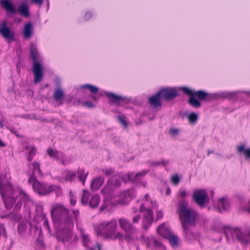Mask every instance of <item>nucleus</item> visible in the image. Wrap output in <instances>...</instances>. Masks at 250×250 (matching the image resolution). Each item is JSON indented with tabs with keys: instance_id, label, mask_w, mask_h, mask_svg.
I'll use <instances>...</instances> for the list:
<instances>
[{
	"instance_id": "nucleus-10",
	"label": "nucleus",
	"mask_w": 250,
	"mask_h": 250,
	"mask_svg": "<svg viewBox=\"0 0 250 250\" xmlns=\"http://www.w3.org/2000/svg\"><path fill=\"white\" fill-rule=\"evenodd\" d=\"M182 89L185 94L195 96L201 101H204L207 99L210 100L213 99V98L211 97L212 94L208 93V92L202 90L195 91L187 87H183Z\"/></svg>"
},
{
	"instance_id": "nucleus-20",
	"label": "nucleus",
	"mask_w": 250,
	"mask_h": 250,
	"mask_svg": "<svg viewBox=\"0 0 250 250\" xmlns=\"http://www.w3.org/2000/svg\"><path fill=\"white\" fill-rule=\"evenodd\" d=\"M230 208V203L227 197H223L219 199L218 209L220 212L228 210Z\"/></svg>"
},
{
	"instance_id": "nucleus-5",
	"label": "nucleus",
	"mask_w": 250,
	"mask_h": 250,
	"mask_svg": "<svg viewBox=\"0 0 250 250\" xmlns=\"http://www.w3.org/2000/svg\"><path fill=\"white\" fill-rule=\"evenodd\" d=\"M28 181L30 183H33V188L34 190L39 195H45L53 191H55L58 195L61 193L60 187L55 185L47 186L44 183L38 182L34 175L30 176Z\"/></svg>"
},
{
	"instance_id": "nucleus-60",
	"label": "nucleus",
	"mask_w": 250,
	"mask_h": 250,
	"mask_svg": "<svg viewBox=\"0 0 250 250\" xmlns=\"http://www.w3.org/2000/svg\"><path fill=\"white\" fill-rule=\"evenodd\" d=\"M92 16V14L89 12H87L85 13L84 16V18L85 20H89Z\"/></svg>"
},
{
	"instance_id": "nucleus-15",
	"label": "nucleus",
	"mask_w": 250,
	"mask_h": 250,
	"mask_svg": "<svg viewBox=\"0 0 250 250\" xmlns=\"http://www.w3.org/2000/svg\"><path fill=\"white\" fill-rule=\"evenodd\" d=\"M71 228H72L63 226L62 227V230L60 234V236H59L57 237L58 239L62 241L63 242H66L69 241L73 235Z\"/></svg>"
},
{
	"instance_id": "nucleus-7",
	"label": "nucleus",
	"mask_w": 250,
	"mask_h": 250,
	"mask_svg": "<svg viewBox=\"0 0 250 250\" xmlns=\"http://www.w3.org/2000/svg\"><path fill=\"white\" fill-rule=\"evenodd\" d=\"M119 223L121 228L125 232V240L128 242H132L134 240L133 235L136 232V229L129 220L124 218H120Z\"/></svg>"
},
{
	"instance_id": "nucleus-4",
	"label": "nucleus",
	"mask_w": 250,
	"mask_h": 250,
	"mask_svg": "<svg viewBox=\"0 0 250 250\" xmlns=\"http://www.w3.org/2000/svg\"><path fill=\"white\" fill-rule=\"evenodd\" d=\"M30 56L33 61L32 70L34 75V83H37L42 79L43 72L41 64L38 62L39 60V53L36 46L33 43L30 45Z\"/></svg>"
},
{
	"instance_id": "nucleus-28",
	"label": "nucleus",
	"mask_w": 250,
	"mask_h": 250,
	"mask_svg": "<svg viewBox=\"0 0 250 250\" xmlns=\"http://www.w3.org/2000/svg\"><path fill=\"white\" fill-rule=\"evenodd\" d=\"M146 243L148 248H150L152 246H155L156 248H159L162 246L161 243L154 237H147L146 240Z\"/></svg>"
},
{
	"instance_id": "nucleus-16",
	"label": "nucleus",
	"mask_w": 250,
	"mask_h": 250,
	"mask_svg": "<svg viewBox=\"0 0 250 250\" xmlns=\"http://www.w3.org/2000/svg\"><path fill=\"white\" fill-rule=\"evenodd\" d=\"M149 171V170H143L137 173L135 175L133 173H129L126 174L127 181H131L133 183H138L140 181L142 177L145 176Z\"/></svg>"
},
{
	"instance_id": "nucleus-11",
	"label": "nucleus",
	"mask_w": 250,
	"mask_h": 250,
	"mask_svg": "<svg viewBox=\"0 0 250 250\" xmlns=\"http://www.w3.org/2000/svg\"><path fill=\"white\" fill-rule=\"evenodd\" d=\"M73 214L74 215V217L75 219V221L76 223V227L79 229L81 233L83 245L84 246L88 248V244L89 243L90 240L89 238V236L88 235L85 234L84 233L83 229L81 227V224L80 221L79 220V218L80 216V212L79 210H73Z\"/></svg>"
},
{
	"instance_id": "nucleus-32",
	"label": "nucleus",
	"mask_w": 250,
	"mask_h": 250,
	"mask_svg": "<svg viewBox=\"0 0 250 250\" xmlns=\"http://www.w3.org/2000/svg\"><path fill=\"white\" fill-rule=\"evenodd\" d=\"M32 30V24L29 22L25 24L23 30V35L25 38H29L31 35Z\"/></svg>"
},
{
	"instance_id": "nucleus-50",
	"label": "nucleus",
	"mask_w": 250,
	"mask_h": 250,
	"mask_svg": "<svg viewBox=\"0 0 250 250\" xmlns=\"http://www.w3.org/2000/svg\"><path fill=\"white\" fill-rule=\"evenodd\" d=\"M147 163L153 167H157L161 165V162L160 161H149L147 162Z\"/></svg>"
},
{
	"instance_id": "nucleus-26",
	"label": "nucleus",
	"mask_w": 250,
	"mask_h": 250,
	"mask_svg": "<svg viewBox=\"0 0 250 250\" xmlns=\"http://www.w3.org/2000/svg\"><path fill=\"white\" fill-rule=\"evenodd\" d=\"M186 240L191 242L195 238V234L190 230L188 226H182Z\"/></svg>"
},
{
	"instance_id": "nucleus-29",
	"label": "nucleus",
	"mask_w": 250,
	"mask_h": 250,
	"mask_svg": "<svg viewBox=\"0 0 250 250\" xmlns=\"http://www.w3.org/2000/svg\"><path fill=\"white\" fill-rule=\"evenodd\" d=\"M237 151L239 154L244 153L247 159H250V147L246 148L245 145H240L237 146Z\"/></svg>"
},
{
	"instance_id": "nucleus-44",
	"label": "nucleus",
	"mask_w": 250,
	"mask_h": 250,
	"mask_svg": "<svg viewBox=\"0 0 250 250\" xmlns=\"http://www.w3.org/2000/svg\"><path fill=\"white\" fill-rule=\"evenodd\" d=\"M134 194V189H129L123 191L121 193V196H125V198L129 197L131 198Z\"/></svg>"
},
{
	"instance_id": "nucleus-40",
	"label": "nucleus",
	"mask_w": 250,
	"mask_h": 250,
	"mask_svg": "<svg viewBox=\"0 0 250 250\" xmlns=\"http://www.w3.org/2000/svg\"><path fill=\"white\" fill-rule=\"evenodd\" d=\"M89 193L86 190H83V193L81 198V203L83 205H86L87 204Z\"/></svg>"
},
{
	"instance_id": "nucleus-24",
	"label": "nucleus",
	"mask_w": 250,
	"mask_h": 250,
	"mask_svg": "<svg viewBox=\"0 0 250 250\" xmlns=\"http://www.w3.org/2000/svg\"><path fill=\"white\" fill-rule=\"evenodd\" d=\"M157 231L160 235L167 239L172 234L170 230L166 228L164 224L160 225L158 227Z\"/></svg>"
},
{
	"instance_id": "nucleus-17",
	"label": "nucleus",
	"mask_w": 250,
	"mask_h": 250,
	"mask_svg": "<svg viewBox=\"0 0 250 250\" xmlns=\"http://www.w3.org/2000/svg\"><path fill=\"white\" fill-rule=\"evenodd\" d=\"M0 3L1 6L6 11L8 15H13L17 13V10L10 0H1Z\"/></svg>"
},
{
	"instance_id": "nucleus-63",
	"label": "nucleus",
	"mask_w": 250,
	"mask_h": 250,
	"mask_svg": "<svg viewBox=\"0 0 250 250\" xmlns=\"http://www.w3.org/2000/svg\"><path fill=\"white\" fill-rule=\"evenodd\" d=\"M31 2L35 4L41 5L43 2V0H31Z\"/></svg>"
},
{
	"instance_id": "nucleus-27",
	"label": "nucleus",
	"mask_w": 250,
	"mask_h": 250,
	"mask_svg": "<svg viewBox=\"0 0 250 250\" xmlns=\"http://www.w3.org/2000/svg\"><path fill=\"white\" fill-rule=\"evenodd\" d=\"M64 97V94L61 88H56L55 89L53 98L56 102H60V103H61V102Z\"/></svg>"
},
{
	"instance_id": "nucleus-6",
	"label": "nucleus",
	"mask_w": 250,
	"mask_h": 250,
	"mask_svg": "<svg viewBox=\"0 0 250 250\" xmlns=\"http://www.w3.org/2000/svg\"><path fill=\"white\" fill-rule=\"evenodd\" d=\"M227 240H229V234H230L232 238L236 239L244 245L250 244V238L249 234L250 230L247 233H245L240 228H230L229 227H225L224 231Z\"/></svg>"
},
{
	"instance_id": "nucleus-12",
	"label": "nucleus",
	"mask_w": 250,
	"mask_h": 250,
	"mask_svg": "<svg viewBox=\"0 0 250 250\" xmlns=\"http://www.w3.org/2000/svg\"><path fill=\"white\" fill-rule=\"evenodd\" d=\"M0 34L8 43H10L14 40L15 33L10 30L5 21H2L0 25Z\"/></svg>"
},
{
	"instance_id": "nucleus-38",
	"label": "nucleus",
	"mask_w": 250,
	"mask_h": 250,
	"mask_svg": "<svg viewBox=\"0 0 250 250\" xmlns=\"http://www.w3.org/2000/svg\"><path fill=\"white\" fill-rule=\"evenodd\" d=\"M188 119L190 124L194 125L198 120V114L193 112H191L188 115Z\"/></svg>"
},
{
	"instance_id": "nucleus-53",
	"label": "nucleus",
	"mask_w": 250,
	"mask_h": 250,
	"mask_svg": "<svg viewBox=\"0 0 250 250\" xmlns=\"http://www.w3.org/2000/svg\"><path fill=\"white\" fill-rule=\"evenodd\" d=\"M236 95V92H229L228 91V99H233Z\"/></svg>"
},
{
	"instance_id": "nucleus-58",
	"label": "nucleus",
	"mask_w": 250,
	"mask_h": 250,
	"mask_svg": "<svg viewBox=\"0 0 250 250\" xmlns=\"http://www.w3.org/2000/svg\"><path fill=\"white\" fill-rule=\"evenodd\" d=\"M141 215H137L134 216L132 218V221L134 223H137L139 220L141 219Z\"/></svg>"
},
{
	"instance_id": "nucleus-45",
	"label": "nucleus",
	"mask_w": 250,
	"mask_h": 250,
	"mask_svg": "<svg viewBox=\"0 0 250 250\" xmlns=\"http://www.w3.org/2000/svg\"><path fill=\"white\" fill-rule=\"evenodd\" d=\"M111 186H108V183L107 185L102 189L101 192L105 195H109L112 192Z\"/></svg>"
},
{
	"instance_id": "nucleus-18",
	"label": "nucleus",
	"mask_w": 250,
	"mask_h": 250,
	"mask_svg": "<svg viewBox=\"0 0 250 250\" xmlns=\"http://www.w3.org/2000/svg\"><path fill=\"white\" fill-rule=\"evenodd\" d=\"M0 193L2 197L15 195V190L11 185L8 183L5 185L0 184Z\"/></svg>"
},
{
	"instance_id": "nucleus-31",
	"label": "nucleus",
	"mask_w": 250,
	"mask_h": 250,
	"mask_svg": "<svg viewBox=\"0 0 250 250\" xmlns=\"http://www.w3.org/2000/svg\"><path fill=\"white\" fill-rule=\"evenodd\" d=\"M25 149L28 151L27 160L31 162L33 160L34 156L36 154L37 149L34 146H26Z\"/></svg>"
},
{
	"instance_id": "nucleus-42",
	"label": "nucleus",
	"mask_w": 250,
	"mask_h": 250,
	"mask_svg": "<svg viewBox=\"0 0 250 250\" xmlns=\"http://www.w3.org/2000/svg\"><path fill=\"white\" fill-rule=\"evenodd\" d=\"M65 172V179L68 181H72L76 177V173L74 172L66 170Z\"/></svg>"
},
{
	"instance_id": "nucleus-56",
	"label": "nucleus",
	"mask_w": 250,
	"mask_h": 250,
	"mask_svg": "<svg viewBox=\"0 0 250 250\" xmlns=\"http://www.w3.org/2000/svg\"><path fill=\"white\" fill-rule=\"evenodd\" d=\"M45 220H44V222L43 223V226L44 228H46L49 231H50V227H49V223H48V220L47 219H46V218L44 219Z\"/></svg>"
},
{
	"instance_id": "nucleus-57",
	"label": "nucleus",
	"mask_w": 250,
	"mask_h": 250,
	"mask_svg": "<svg viewBox=\"0 0 250 250\" xmlns=\"http://www.w3.org/2000/svg\"><path fill=\"white\" fill-rule=\"evenodd\" d=\"M55 83L57 87V88H61V80L59 78L57 77L55 78Z\"/></svg>"
},
{
	"instance_id": "nucleus-49",
	"label": "nucleus",
	"mask_w": 250,
	"mask_h": 250,
	"mask_svg": "<svg viewBox=\"0 0 250 250\" xmlns=\"http://www.w3.org/2000/svg\"><path fill=\"white\" fill-rule=\"evenodd\" d=\"M33 172H32V174L31 175H34V176L35 175H34V171L35 170H38L40 173L41 172V170L40 169V164L39 163H37V162H34L33 163Z\"/></svg>"
},
{
	"instance_id": "nucleus-19",
	"label": "nucleus",
	"mask_w": 250,
	"mask_h": 250,
	"mask_svg": "<svg viewBox=\"0 0 250 250\" xmlns=\"http://www.w3.org/2000/svg\"><path fill=\"white\" fill-rule=\"evenodd\" d=\"M105 95L110 100V102L113 104L120 105L121 101H125L126 98L120 95H116L112 92H104Z\"/></svg>"
},
{
	"instance_id": "nucleus-9",
	"label": "nucleus",
	"mask_w": 250,
	"mask_h": 250,
	"mask_svg": "<svg viewBox=\"0 0 250 250\" xmlns=\"http://www.w3.org/2000/svg\"><path fill=\"white\" fill-rule=\"evenodd\" d=\"M208 197V193L205 189H196L192 195L193 201L201 207H204Z\"/></svg>"
},
{
	"instance_id": "nucleus-34",
	"label": "nucleus",
	"mask_w": 250,
	"mask_h": 250,
	"mask_svg": "<svg viewBox=\"0 0 250 250\" xmlns=\"http://www.w3.org/2000/svg\"><path fill=\"white\" fill-rule=\"evenodd\" d=\"M88 174V172H86V173L85 172V170L83 168H79L78 170L77 174L78 176V178L79 180L82 182L83 185L84 184L85 180Z\"/></svg>"
},
{
	"instance_id": "nucleus-8",
	"label": "nucleus",
	"mask_w": 250,
	"mask_h": 250,
	"mask_svg": "<svg viewBox=\"0 0 250 250\" xmlns=\"http://www.w3.org/2000/svg\"><path fill=\"white\" fill-rule=\"evenodd\" d=\"M140 211L145 212L143 218V228L147 230L153 221V211L152 209L145 208L143 204L140 207Z\"/></svg>"
},
{
	"instance_id": "nucleus-21",
	"label": "nucleus",
	"mask_w": 250,
	"mask_h": 250,
	"mask_svg": "<svg viewBox=\"0 0 250 250\" xmlns=\"http://www.w3.org/2000/svg\"><path fill=\"white\" fill-rule=\"evenodd\" d=\"M162 98L161 95L158 91L155 94L149 97V104L155 108L160 106L162 105L161 101Z\"/></svg>"
},
{
	"instance_id": "nucleus-35",
	"label": "nucleus",
	"mask_w": 250,
	"mask_h": 250,
	"mask_svg": "<svg viewBox=\"0 0 250 250\" xmlns=\"http://www.w3.org/2000/svg\"><path fill=\"white\" fill-rule=\"evenodd\" d=\"M18 12L22 15L25 17L29 16V12L28 10V6L26 4H22L18 8Z\"/></svg>"
},
{
	"instance_id": "nucleus-37",
	"label": "nucleus",
	"mask_w": 250,
	"mask_h": 250,
	"mask_svg": "<svg viewBox=\"0 0 250 250\" xmlns=\"http://www.w3.org/2000/svg\"><path fill=\"white\" fill-rule=\"evenodd\" d=\"M211 97L213 98V99H228V91L213 93L212 94Z\"/></svg>"
},
{
	"instance_id": "nucleus-36",
	"label": "nucleus",
	"mask_w": 250,
	"mask_h": 250,
	"mask_svg": "<svg viewBox=\"0 0 250 250\" xmlns=\"http://www.w3.org/2000/svg\"><path fill=\"white\" fill-rule=\"evenodd\" d=\"M167 239L169 240L170 244L173 248L178 247L179 239L177 235L172 234Z\"/></svg>"
},
{
	"instance_id": "nucleus-52",
	"label": "nucleus",
	"mask_w": 250,
	"mask_h": 250,
	"mask_svg": "<svg viewBox=\"0 0 250 250\" xmlns=\"http://www.w3.org/2000/svg\"><path fill=\"white\" fill-rule=\"evenodd\" d=\"M89 90L93 94L97 93L98 91V88L96 86L91 85Z\"/></svg>"
},
{
	"instance_id": "nucleus-61",
	"label": "nucleus",
	"mask_w": 250,
	"mask_h": 250,
	"mask_svg": "<svg viewBox=\"0 0 250 250\" xmlns=\"http://www.w3.org/2000/svg\"><path fill=\"white\" fill-rule=\"evenodd\" d=\"M96 248H97L98 250H101V245L98 243L96 244V245L94 248H89V250H95Z\"/></svg>"
},
{
	"instance_id": "nucleus-54",
	"label": "nucleus",
	"mask_w": 250,
	"mask_h": 250,
	"mask_svg": "<svg viewBox=\"0 0 250 250\" xmlns=\"http://www.w3.org/2000/svg\"><path fill=\"white\" fill-rule=\"evenodd\" d=\"M169 133L172 136H176L178 134L179 130L176 128H171L169 130Z\"/></svg>"
},
{
	"instance_id": "nucleus-41",
	"label": "nucleus",
	"mask_w": 250,
	"mask_h": 250,
	"mask_svg": "<svg viewBox=\"0 0 250 250\" xmlns=\"http://www.w3.org/2000/svg\"><path fill=\"white\" fill-rule=\"evenodd\" d=\"M36 211L38 215L41 216L43 220L45 218L46 215L43 213V208L42 205H38L36 206Z\"/></svg>"
},
{
	"instance_id": "nucleus-62",
	"label": "nucleus",
	"mask_w": 250,
	"mask_h": 250,
	"mask_svg": "<svg viewBox=\"0 0 250 250\" xmlns=\"http://www.w3.org/2000/svg\"><path fill=\"white\" fill-rule=\"evenodd\" d=\"M22 203L21 201L18 202L15 207V209L16 210H19L20 208H21V207Z\"/></svg>"
},
{
	"instance_id": "nucleus-25",
	"label": "nucleus",
	"mask_w": 250,
	"mask_h": 250,
	"mask_svg": "<svg viewBox=\"0 0 250 250\" xmlns=\"http://www.w3.org/2000/svg\"><path fill=\"white\" fill-rule=\"evenodd\" d=\"M104 181V178L102 177H98L94 179L91 183V188L93 190H97L102 185Z\"/></svg>"
},
{
	"instance_id": "nucleus-13",
	"label": "nucleus",
	"mask_w": 250,
	"mask_h": 250,
	"mask_svg": "<svg viewBox=\"0 0 250 250\" xmlns=\"http://www.w3.org/2000/svg\"><path fill=\"white\" fill-rule=\"evenodd\" d=\"M121 180L125 183H127L126 175L124 176L122 173H118L114 175L112 178L108 180V186H111L112 188H119L121 185Z\"/></svg>"
},
{
	"instance_id": "nucleus-43",
	"label": "nucleus",
	"mask_w": 250,
	"mask_h": 250,
	"mask_svg": "<svg viewBox=\"0 0 250 250\" xmlns=\"http://www.w3.org/2000/svg\"><path fill=\"white\" fill-rule=\"evenodd\" d=\"M47 153L50 157L57 159H58V155L59 152L56 150H54L52 148H48L47 149Z\"/></svg>"
},
{
	"instance_id": "nucleus-3",
	"label": "nucleus",
	"mask_w": 250,
	"mask_h": 250,
	"mask_svg": "<svg viewBox=\"0 0 250 250\" xmlns=\"http://www.w3.org/2000/svg\"><path fill=\"white\" fill-rule=\"evenodd\" d=\"M117 222L115 219L110 221H103L95 227V229L98 235H103L104 237L112 240L121 239L123 234L120 232L116 233Z\"/></svg>"
},
{
	"instance_id": "nucleus-46",
	"label": "nucleus",
	"mask_w": 250,
	"mask_h": 250,
	"mask_svg": "<svg viewBox=\"0 0 250 250\" xmlns=\"http://www.w3.org/2000/svg\"><path fill=\"white\" fill-rule=\"evenodd\" d=\"M26 225L24 223H21L18 225V232L20 234L23 233L26 230Z\"/></svg>"
},
{
	"instance_id": "nucleus-51",
	"label": "nucleus",
	"mask_w": 250,
	"mask_h": 250,
	"mask_svg": "<svg viewBox=\"0 0 250 250\" xmlns=\"http://www.w3.org/2000/svg\"><path fill=\"white\" fill-rule=\"evenodd\" d=\"M103 172L107 176H109L110 175L114 174V170L112 168H109L108 169L104 170Z\"/></svg>"
},
{
	"instance_id": "nucleus-48",
	"label": "nucleus",
	"mask_w": 250,
	"mask_h": 250,
	"mask_svg": "<svg viewBox=\"0 0 250 250\" xmlns=\"http://www.w3.org/2000/svg\"><path fill=\"white\" fill-rule=\"evenodd\" d=\"M117 118L119 122L124 127L127 128V124L124 118L122 116H118Z\"/></svg>"
},
{
	"instance_id": "nucleus-55",
	"label": "nucleus",
	"mask_w": 250,
	"mask_h": 250,
	"mask_svg": "<svg viewBox=\"0 0 250 250\" xmlns=\"http://www.w3.org/2000/svg\"><path fill=\"white\" fill-rule=\"evenodd\" d=\"M179 195L182 198V199H184V198L187 195V192L185 190H180L178 193Z\"/></svg>"
},
{
	"instance_id": "nucleus-39",
	"label": "nucleus",
	"mask_w": 250,
	"mask_h": 250,
	"mask_svg": "<svg viewBox=\"0 0 250 250\" xmlns=\"http://www.w3.org/2000/svg\"><path fill=\"white\" fill-rule=\"evenodd\" d=\"M19 195L21 199L25 202L27 203L30 200L29 196L22 190H19Z\"/></svg>"
},
{
	"instance_id": "nucleus-64",
	"label": "nucleus",
	"mask_w": 250,
	"mask_h": 250,
	"mask_svg": "<svg viewBox=\"0 0 250 250\" xmlns=\"http://www.w3.org/2000/svg\"><path fill=\"white\" fill-rule=\"evenodd\" d=\"M37 243L39 245H40L41 247H42L44 245L43 241L40 238H38L37 239Z\"/></svg>"
},
{
	"instance_id": "nucleus-22",
	"label": "nucleus",
	"mask_w": 250,
	"mask_h": 250,
	"mask_svg": "<svg viewBox=\"0 0 250 250\" xmlns=\"http://www.w3.org/2000/svg\"><path fill=\"white\" fill-rule=\"evenodd\" d=\"M237 210L241 213L248 212L250 214V200L246 203L244 199H240L239 205L237 207Z\"/></svg>"
},
{
	"instance_id": "nucleus-14",
	"label": "nucleus",
	"mask_w": 250,
	"mask_h": 250,
	"mask_svg": "<svg viewBox=\"0 0 250 250\" xmlns=\"http://www.w3.org/2000/svg\"><path fill=\"white\" fill-rule=\"evenodd\" d=\"M159 92L162 98L166 101L171 100L179 95L177 90L171 87L163 88L160 90Z\"/></svg>"
},
{
	"instance_id": "nucleus-33",
	"label": "nucleus",
	"mask_w": 250,
	"mask_h": 250,
	"mask_svg": "<svg viewBox=\"0 0 250 250\" xmlns=\"http://www.w3.org/2000/svg\"><path fill=\"white\" fill-rule=\"evenodd\" d=\"M188 95L189 96L188 102L191 106L196 108H199L201 106V102L195 98V96Z\"/></svg>"
},
{
	"instance_id": "nucleus-1",
	"label": "nucleus",
	"mask_w": 250,
	"mask_h": 250,
	"mask_svg": "<svg viewBox=\"0 0 250 250\" xmlns=\"http://www.w3.org/2000/svg\"><path fill=\"white\" fill-rule=\"evenodd\" d=\"M70 214L69 210L62 204L57 203L54 205L51 211L52 219L56 224L59 225L60 227L63 226L68 228H73L74 221H75L74 215Z\"/></svg>"
},
{
	"instance_id": "nucleus-30",
	"label": "nucleus",
	"mask_w": 250,
	"mask_h": 250,
	"mask_svg": "<svg viewBox=\"0 0 250 250\" xmlns=\"http://www.w3.org/2000/svg\"><path fill=\"white\" fill-rule=\"evenodd\" d=\"M100 202V197L99 195L96 194L92 196L89 202V206L92 208H96Z\"/></svg>"
},
{
	"instance_id": "nucleus-23",
	"label": "nucleus",
	"mask_w": 250,
	"mask_h": 250,
	"mask_svg": "<svg viewBox=\"0 0 250 250\" xmlns=\"http://www.w3.org/2000/svg\"><path fill=\"white\" fill-rule=\"evenodd\" d=\"M2 197L6 208L7 209H10L13 207L14 203L16 201V197H17V195H15L12 196H3Z\"/></svg>"
},
{
	"instance_id": "nucleus-2",
	"label": "nucleus",
	"mask_w": 250,
	"mask_h": 250,
	"mask_svg": "<svg viewBox=\"0 0 250 250\" xmlns=\"http://www.w3.org/2000/svg\"><path fill=\"white\" fill-rule=\"evenodd\" d=\"M177 211L182 226L195 225L198 213L188 207V202L187 200L181 199L178 201Z\"/></svg>"
},
{
	"instance_id": "nucleus-59",
	"label": "nucleus",
	"mask_w": 250,
	"mask_h": 250,
	"mask_svg": "<svg viewBox=\"0 0 250 250\" xmlns=\"http://www.w3.org/2000/svg\"><path fill=\"white\" fill-rule=\"evenodd\" d=\"M84 105L88 107H90V108H92L94 107V105L93 104V103L90 102V101H86L84 102Z\"/></svg>"
},
{
	"instance_id": "nucleus-47",
	"label": "nucleus",
	"mask_w": 250,
	"mask_h": 250,
	"mask_svg": "<svg viewBox=\"0 0 250 250\" xmlns=\"http://www.w3.org/2000/svg\"><path fill=\"white\" fill-rule=\"evenodd\" d=\"M171 182L174 185H177L180 182V178L177 174L172 175L171 177Z\"/></svg>"
}]
</instances>
